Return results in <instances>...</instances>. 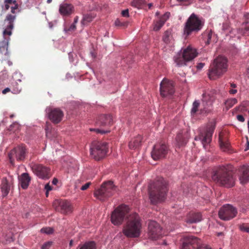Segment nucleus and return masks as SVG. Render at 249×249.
I'll list each match as a JSON object with an SVG mask.
<instances>
[{"mask_svg":"<svg viewBox=\"0 0 249 249\" xmlns=\"http://www.w3.org/2000/svg\"><path fill=\"white\" fill-rule=\"evenodd\" d=\"M240 229L241 231H246L249 233V226L247 225L243 224L240 226Z\"/></svg>","mask_w":249,"mask_h":249,"instance_id":"nucleus-44","label":"nucleus"},{"mask_svg":"<svg viewBox=\"0 0 249 249\" xmlns=\"http://www.w3.org/2000/svg\"><path fill=\"white\" fill-rule=\"evenodd\" d=\"M52 244L53 242L52 241L46 242L42 245L41 249H50Z\"/></svg>","mask_w":249,"mask_h":249,"instance_id":"nucleus-41","label":"nucleus"},{"mask_svg":"<svg viewBox=\"0 0 249 249\" xmlns=\"http://www.w3.org/2000/svg\"><path fill=\"white\" fill-rule=\"evenodd\" d=\"M4 3H7L8 4H16L17 3V1L15 0H4Z\"/></svg>","mask_w":249,"mask_h":249,"instance_id":"nucleus-53","label":"nucleus"},{"mask_svg":"<svg viewBox=\"0 0 249 249\" xmlns=\"http://www.w3.org/2000/svg\"><path fill=\"white\" fill-rule=\"evenodd\" d=\"M13 29V28H10L9 27V25L7 26L6 29L3 31V35H9L10 36L12 34L11 30Z\"/></svg>","mask_w":249,"mask_h":249,"instance_id":"nucleus-43","label":"nucleus"},{"mask_svg":"<svg viewBox=\"0 0 249 249\" xmlns=\"http://www.w3.org/2000/svg\"><path fill=\"white\" fill-rule=\"evenodd\" d=\"M115 186L111 181L104 182L100 188L96 190L94 196L101 201H105L111 196L115 191Z\"/></svg>","mask_w":249,"mask_h":249,"instance_id":"nucleus-8","label":"nucleus"},{"mask_svg":"<svg viewBox=\"0 0 249 249\" xmlns=\"http://www.w3.org/2000/svg\"><path fill=\"white\" fill-rule=\"evenodd\" d=\"M204 23L198 17L193 13L187 20L183 29L184 35L185 37L190 36L192 33H196L201 30Z\"/></svg>","mask_w":249,"mask_h":249,"instance_id":"nucleus-6","label":"nucleus"},{"mask_svg":"<svg viewBox=\"0 0 249 249\" xmlns=\"http://www.w3.org/2000/svg\"><path fill=\"white\" fill-rule=\"evenodd\" d=\"M20 91V89H19L18 88H16L15 89H13L12 92V93H14V94H17L18 93H19Z\"/></svg>","mask_w":249,"mask_h":249,"instance_id":"nucleus-54","label":"nucleus"},{"mask_svg":"<svg viewBox=\"0 0 249 249\" xmlns=\"http://www.w3.org/2000/svg\"><path fill=\"white\" fill-rule=\"evenodd\" d=\"M19 184L23 189H26L29 186L31 178L26 173H22L18 177Z\"/></svg>","mask_w":249,"mask_h":249,"instance_id":"nucleus-24","label":"nucleus"},{"mask_svg":"<svg viewBox=\"0 0 249 249\" xmlns=\"http://www.w3.org/2000/svg\"><path fill=\"white\" fill-rule=\"evenodd\" d=\"M96 123L98 126L108 127L113 124V119L110 115L103 114L98 117Z\"/></svg>","mask_w":249,"mask_h":249,"instance_id":"nucleus-20","label":"nucleus"},{"mask_svg":"<svg viewBox=\"0 0 249 249\" xmlns=\"http://www.w3.org/2000/svg\"><path fill=\"white\" fill-rule=\"evenodd\" d=\"M90 184L91 183L89 182L86 183L85 184H84L81 187V190L83 191L87 190L89 187Z\"/></svg>","mask_w":249,"mask_h":249,"instance_id":"nucleus-48","label":"nucleus"},{"mask_svg":"<svg viewBox=\"0 0 249 249\" xmlns=\"http://www.w3.org/2000/svg\"><path fill=\"white\" fill-rule=\"evenodd\" d=\"M170 13H166L164 14L160 18L154 22L153 30L155 31H159L164 25L165 21L169 18Z\"/></svg>","mask_w":249,"mask_h":249,"instance_id":"nucleus-25","label":"nucleus"},{"mask_svg":"<svg viewBox=\"0 0 249 249\" xmlns=\"http://www.w3.org/2000/svg\"><path fill=\"white\" fill-rule=\"evenodd\" d=\"M121 14L124 17H129V11L128 9H125L123 10L121 12Z\"/></svg>","mask_w":249,"mask_h":249,"instance_id":"nucleus-46","label":"nucleus"},{"mask_svg":"<svg viewBox=\"0 0 249 249\" xmlns=\"http://www.w3.org/2000/svg\"><path fill=\"white\" fill-rule=\"evenodd\" d=\"M8 42L7 40H4L2 42V45L0 46V51L3 53H4L5 55L8 56L9 53L8 51Z\"/></svg>","mask_w":249,"mask_h":249,"instance_id":"nucleus-33","label":"nucleus"},{"mask_svg":"<svg viewBox=\"0 0 249 249\" xmlns=\"http://www.w3.org/2000/svg\"><path fill=\"white\" fill-rule=\"evenodd\" d=\"M148 234L149 237L153 240H156L162 235V229L157 222L150 220L148 225Z\"/></svg>","mask_w":249,"mask_h":249,"instance_id":"nucleus-16","label":"nucleus"},{"mask_svg":"<svg viewBox=\"0 0 249 249\" xmlns=\"http://www.w3.org/2000/svg\"><path fill=\"white\" fill-rule=\"evenodd\" d=\"M212 249L204 244H202L200 239L193 235L185 236L183 238L181 249Z\"/></svg>","mask_w":249,"mask_h":249,"instance_id":"nucleus-9","label":"nucleus"},{"mask_svg":"<svg viewBox=\"0 0 249 249\" xmlns=\"http://www.w3.org/2000/svg\"><path fill=\"white\" fill-rule=\"evenodd\" d=\"M41 232L45 233L46 234H51L53 232V230L52 228L50 227H46L42 228L40 230Z\"/></svg>","mask_w":249,"mask_h":249,"instance_id":"nucleus-39","label":"nucleus"},{"mask_svg":"<svg viewBox=\"0 0 249 249\" xmlns=\"http://www.w3.org/2000/svg\"><path fill=\"white\" fill-rule=\"evenodd\" d=\"M90 130L91 131H95L97 133H101V134H104V133H108V132H109V130H105L100 129H98V128H97V129H92V128H90Z\"/></svg>","mask_w":249,"mask_h":249,"instance_id":"nucleus-42","label":"nucleus"},{"mask_svg":"<svg viewBox=\"0 0 249 249\" xmlns=\"http://www.w3.org/2000/svg\"><path fill=\"white\" fill-rule=\"evenodd\" d=\"M215 124L213 123H209L206 126L205 129L200 132L199 135L196 137L195 140H200L203 146L206 149L207 146L212 141V136L215 129Z\"/></svg>","mask_w":249,"mask_h":249,"instance_id":"nucleus-10","label":"nucleus"},{"mask_svg":"<svg viewBox=\"0 0 249 249\" xmlns=\"http://www.w3.org/2000/svg\"><path fill=\"white\" fill-rule=\"evenodd\" d=\"M76 29V25L74 23H72L71 25V26L67 28L66 27L64 28V31L66 33H70V32H72Z\"/></svg>","mask_w":249,"mask_h":249,"instance_id":"nucleus-40","label":"nucleus"},{"mask_svg":"<svg viewBox=\"0 0 249 249\" xmlns=\"http://www.w3.org/2000/svg\"><path fill=\"white\" fill-rule=\"evenodd\" d=\"M216 182L226 187H232L235 183V178L231 171L225 167L219 168L212 176Z\"/></svg>","mask_w":249,"mask_h":249,"instance_id":"nucleus-4","label":"nucleus"},{"mask_svg":"<svg viewBox=\"0 0 249 249\" xmlns=\"http://www.w3.org/2000/svg\"><path fill=\"white\" fill-rule=\"evenodd\" d=\"M204 66V64L202 63H199L197 64L196 67L198 70H201Z\"/></svg>","mask_w":249,"mask_h":249,"instance_id":"nucleus-56","label":"nucleus"},{"mask_svg":"<svg viewBox=\"0 0 249 249\" xmlns=\"http://www.w3.org/2000/svg\"><path fill=\"white\" fill-rule=\"evenodd\" d=\"M128 206L121 205L116 208L112 212L111 216V221L114 225H121L124 217L127 216L128 213Z\"/></svg>","mask_w":249,"mask_h":249,"instance_id":"nucleus-12","label":"nucleus"},{"mask_svg":"<svg viewBox=\"0 0 249 249\" xmlns=\"http://www.w3.org/2000/svg\"><path fill=\"white\" fill-rule=\"evenodd\" d=\"M236 209L230 204H226L222 207L218 212L219 218L224 221L230 220L236 215Z\"/></svg>","mask_w":249,"mask_h":249,"instance_id":"nucleus-13","label":"nucleus"},{"mask_svg":"<svg viewBox=\"0 0 249 249\" xmlns=\"http://www.w3.org/2000/svg\"><path fill=\"white\" fill-rule=\"evenodd\" d=\"M212 35H213V33L211 32L208 34V36H207V37H208L207 40L206 42V44H209L211 43V40Z\"/></svg>","mask_w":249,"mask_h":249,"instance_id":"nucleus-49","label":"nucleus"},{"mask_svg":"<svg viewBox=\"0 0 249 249\" xmlns=\"http://www.w3.org/2000/svg\"><path fill=\"white\" fill-rule=\"evenodd\" d=\"M170 32H169L168 31H166L164 33V34L163 36V41L166 43H168L170 41Z\"/></svg>","mask_w":249,"mask_h":249,"instance_id":"nucleus-38","label":"nucleus"},{"mask_svg":"<svg viewBox=\"0 0 249 249\" xmlns=\"http://www.w3.org/2000/svg\"><path fill=\"white\" fill-rule=\"evenodd\" d=\"M1 191L2 193L3 196H6L10 191V185L6 179H3L1 184Z\"/></svg>","mask_w":249,"mask_h":249,"instance_id":"nucleus-29","label":"nucleus"},{"mask_svg":"<svg viewBox=\"0 0 249 249\" xmlns=\"http://www.w3.org/2000/svg\"><path fill=\"white\" fill-rule=\"evenodd\" d=\"M215 99L214 90L211 91L209 93H203L202 99V107L199 110L200 103L198 100L195 101L191 111L192 115L195 114L198 111L201 114L210 113L213 109V105Z\"/></svg>","mask_w":249,"mask_h":249,"instance_id":"nucleus-3","label":"nucleus"},{"mask_svg":"<svg viewBox=\"0 0 249 249\" xmlns=\"http://www.w3.org/2000/svg\"><path fill=\"white\" fill-rule=\"evenodd\" d=\"M142 137L141 135H138L133 138L129 143V147L130 149L138 148L141 144Z\"/></svg>","mask_w":249,"mask_h":249,"instance_id":"nucleus-28","label":"nucleus"},{"mask_svg":"<svg viewBox=\"0 0 249 249\" xmlns=\"http://www.w3.org/2000/svg\"><path fill=\"white\" fill-rule=\"evenodd\" d=\"M239 34L243 36H248L249 35V22L246 21L244 23L242 27L238 30Z\"/></svg>","mask_w":249,"mask_h":249,"instance_id":"nucleus-30","label":"nucleus"},{"mask_svg":"<svg viewBox=\"0 0 249 249\" xmlns=\"http://www.w3.org/2000/svg\"><path fill=\"white\" fill-rule=\"evenodd\" d=\"M58 207L57 210L62 213H67L71 212L72 208L69 201L67 200H60L58 201Z\"/></svg>","mask_w":249,"mask_h":249,"instance_id":"nucleus-23","label":"nucleus"},{"mask_svg":"<svg viewBox=\"0 0 249 249\" xmlns=\"http://www.w3.org/2000/svg\"><path fill=\"white\" fill-rule=\"evenodd\" d=\"M239 180L242 184L249 181V166L243 165L239 169Z\"/></svg>","mask_w":249,"mask_h":249,"instance_id":"nucleus-22","label":"nucleus"},{"mask_svg":"<svg viewBox=\"0 0 249 249\" xmlns=\"http://www.w3.org/2000/svg\"><path fill=\"white\" fill-rule=\"evenodd\" d=\"M231 86L232 88H235L236 87V85L234 83H231Z\"/></svg>","mask_w":249,"mask_h":249,"instance_id":"nucleus-63","label":"nucleus"},{"mask_svg":"<svg viewBox=\"0 0 249 249\" xmlns=\"http://www.w3.org/2000/svg\"><path fill=\"white\" fill-rule=\"evenodd\" d=\"M46 111L49 119L53 123L57 124L62 120L64 113L60 108L49 107L46 108Z\"/></svg>","mask_w":249,"mask_h":249,"instance_id":"nucleus-17","label":"nucleus"},{"mask_svg":"<svg viewBox=\"0 0 249 249\" xmlns=\"http://www.w3.org/2000/svg\"><path fill=\"white\" fill-rule=\"evenodd\" d=\"M201 220V214L200 213H189L186 218V222L188 223H194Z\"/></svg>","mask_w":249,"mask_h":249,"instance_id":"nucleus-27","label":"nucleus"},{"mask_svg":"<svg viewBox=\"0 0 249 249\" xmlns=\"http://www.w3.org/2000/svg\"><path fill=\"white\" fill-rule=\"evenodd\" d=\"M51 124L49 122H46V126H45V130L46 133V136L48 137L49 135V132L51 130Z\"/></svg>","mask_w":249,"mask_h":249,"instance_id":"nucleus-45","label":"nucleus"},{"mask_svg":"<svg viewBox=\"0 0 249 249\" xmlns=\"http://www.w3.org/2000/svg\"><path fill=\"white\" fill-rule=\"evenodd\" d=\"M5 3V10H8L9 8H10V6H9V4H8L7 3Z\"/></svg>","mask_w":249,"mask_h":249,"instance_id":"nucleus-60","label":"nucleus"},{"mask_svg":"<svg viewBox=\"0 0 249 249\" xmlns=\"http://www.w3.org/2000/svg\"><path fill=\"white\" fill-rule=\"evenodd\" d=\"M10 90H10V88H6L2 90V94H5L7 93V92L10 91Z\"/></svg>","mask_w":249,"mask_h":249,"instance_id":"nucleus-57","label":"nucleus"},{"mask_svg":"<svg viewBox=\"0 0 249 249\" xmlns=\"http://www.w3.org/2000/svg\"><path fill=\"white\" fill-rule=\"evenodd\" d=\"M108 151L107 143L97 142L93 144L90 148V155L96 160H99L104 158Z\"/></svg>","mask_w":249,"mask_h":249,"instance_id":"nucleus-11","label":"nucleus"},{"mask_svg":"<svg viewBox=\"0 0 249 249\" xmlns=\"http://www.w3.org/2000/svg\"><path fill=\"white\" fill-rule=\"evenodd\" d=\"M128 24L127 22L122 21L120 19H117L115 21V25L117 26L126 27Z\"/></svg>","mask_w":249,"mask_h":249,"instance_id":"nucleus-37","label":"nucleus"},{"mask_svg":"<svg viewBox=\"0 0 249 249\" xmlns=\"http://www.w3.org/2000/svg\"><path fill=\"white\" fill-rule=\"evenodd\" d=\"M16 16L15 15H12L11 14H8L5 19V21L8 22V25L10 28H13L14 27V21L16 19Z\"/></svg>","mask_w":249,"mask_h":249,"instance_id":"nucleus-35","label":"nucleus"},{"mask_svg":"<svg viewBox=\"0 0 249 249\" xmlns=\"http://www.w3.org/2000/svg\"><path fill=\"white\" fill-rule=\"evenodd\" d=\"M168 152V148L165 144H157L154 146L151 152L153 160H158L164 158Z\"/></svg>","mask_w":249,"mask_h":249,"instance_id":"nucleus-18","label":"nucleus"},{"mask_svg":"<svg viewBox=\"0 0 249 249\" xmlns=\"http://www.w3.org/2000/svg\"><path fill=\"white\" fill-rule=\"evenodd\" d=\"M94 18V16L91 13L86 14L84 15L81 22L84 25L87 24L89 22H91Z\"/></svg>","mask_w":249,"mask_h":249,"instance_id":"nucleus-32","label":"nucleus"},{"mask_svg":"<svg viewBox=\"0 0 249 249\" xmlns=\"http://www.w3.org/2000/svg\"><path fill=\"white\" fill-rule=\"evenodd\" d=\"M73 10V7L71 4L63 3L60 5L59 12L63 16H67L71 14Z\"/></svg>","mask_w":249,"mask_h":249,"instance_id":"nucleus-26","label":"nucleus"},{"mask_svg":"<svg viewBox=\"0 0 249 249\" xmlns=\"http://www.w3.org/2000/svg\"><path fill=\"white\" fill-rule=\"evenodd\" d=\"M197 55L196 50L191 46L185 48L181 54L175 57L174 60L179 67L186 66L187 62L192 61Z\"/></svg>","mask_w":249,"mask_h":249,"instance_id":"nucleus-7","label":"nucleus"},{"mask_svg":"<svg viewBox=\"0 0 249 249\" xmlns=\"http://www.w3.org/2000/svg\"><path fill=\"white\" fill-rule=\"evenodd\" d=\"M74 243H73V240H71L69 243V247H71L73 245Z\"/></svg>","mask_w":249,"mask_h":249,"instance_id":"nucleus-61","label":"nucleus"},{"mask_svg":"<svg viewBox=\"0 0 249 249\" xmlns=\"http://www.w3.org/2000/svg\"><path fill=\"white\" fill-rule=\"evenodd\" d=\"M230 27L229 24L228 22H226L223 24L222 29L223 30H228Z\"/></svg>","mask_w":249,"mask_h":249,"instance_id":"nucleus-50","label":"nucleus"},{"mask_svg":"<svg viewBox=\"0 0 249 249\" xmlns=\"http://www.w3.org/2000/svg\"><path fill=\"white\" fill-rule=\"evenodd\" d=\"M144 3V0H133L131 3V5L134 7L140 9L142 8Z\"/></svg>","mask_w":249,"mask_h":249,"instance_id":"nucleus-36","label":"nucleus"},{"mask_svg":"<svg viewBox=\"0 0 249 249\" xmlns=\"http://www.w3.org/2000/svg\"><path fill=\"white\" fill-rule=\"evenodd\" d=\"M176 140L180 145H183L185 143L184 141H181V136L180 135L177 136Z\"/></svg>","mask_w":249,"mask_h":249,"instance_id":"nucleus-51","label":"nucleus"},{"mask_svg":"<svg viewBox=\"0 0 249 249\" xmlns=\"http://www.w3.org/2000/svg\"><path fill=\"white\" fill-rule=\"evenodd\" d=\"M18 4L17 3H16V4H14V6H12L11 7V12L13 13V14H15L16 13V10H17L18 9Z\"/></svg>","mask_w":249,"mask_h":249,"instance_id":"nucleus-47","label":"nucleus"},{"mask_svg":"<svg viewBox=\"0 0 249 249\" xmlns=\"http://www.w3.org/2000/svg\"><path fill=\"white\" fill-rule=\"evenodd\" d=\"M237 103V100L236 98H230L226 100L225 102V105L226 110L229 109Z\"/></svg>","mask_w":249,"mask_h":249,"instance_id":"nucleus-34","label":"nucleus"},{"mask_svg":"<svg viewBox=\"0 0 249 249\" xmlns=\"http://www.w3.org/2000/svg\"><path fill=\"white\" fill-rule=\"evenodd\" d=\"M79 249H96V244L94 241H88L78 246Z\"/></svg>","mask_w":249,"mask_h":249,"instance_id":"nucleus-31","label":"nucleus"},{"mask_svg":"<svg viewBox=\"0 0 249 249\" xmlns=\"http://www.w3.org/2000/svg\"><path fill=\"white\" fill-rule=\"evenodd\" d=\"M77 22V18H75L73 23H74L75 24Z\"/></svg>","mask_w":249,"mask_h":249,"instance_id":"nucleus-64","label":"nucleus"},{"mask_svg":"<svg viewBox=\"0 0 249 249\" xmlns=\"http://www.w3.org/2000/svg\"><path fill=\"white\" fill-rule=\"evenodd\" d=\"M26 149L25 146L21 145L12 149L8 154L10 161L12 164L16 159L17 160H23L25 157Z\"/></svg>","mask_w":249,"mask_h":249,"instance_id":"nucleus-15","label":"nucleus"},{"mask_svg":"<svg viewBox=\"0 0 249 249\" xmlns=\"http://www.w3.org/2000/svg\"><path fill=\"white\" fill-rule=\"evenodd\" d=\"M167 183L163 178H159L148 188L149 197L152 204L164 201L167 192Z\"/></svg>","mask_w":249,"mask_h":249,"instance_id":"nucleus-1","label":"nucleus"},{"mask_svg":"<svg viewBox=\"0 0 249 249\" xmlns=\"http://www.w3.org/2000/svg\"><path fill=\"white\" fill-rule=\"evenodd\" d=\"M229 92L230 94H234L237 92V90L234 89H231L229 90Z\"/></svg>","mask_w":249,"mask_h":249,"instance_id":"nucleus-58","label":"nucleus"},{"mask_svg":"<svg viewBox=\"0 0 249 249\" xmlns=\"http://www.w3.org/2000/svg\"><path fill=\"white\" fill-rule=\"evenodd\" d=\"M160 92L163 97L172 95L175 92L173 82L167 79H163L160 83Z\"/></svg>","mask_w":249,"mask_h":249,"instance_id":"nucleus-19","label":"nucleus"},{"mask_svg":"<svg viewBox=\"0 0 249 249\" xmlns=\"http://www.w3.org/2000/svg\"><path fill=\"white\" fill-rule=\"evenodd\" d=\"M219 143L221 149L224 151L228 153H231L230 144L227 137L222 133L219 134Z\"/></svg>","mask_w":249,"mask_h":249,"instance_id":"nucleus-21","label":"nucleus"},{"mask_svg":"<svg viewBox=\"0 0 249 249\" xmlns=\"http://www.w3.org/2000/svg\"><path fill=\"white\" fill-rule=\"evenodd\" d=\"M227 59L222 56H219L214 59L209 70V77L214 79L215 76H219L225 72L227 70Z\"/></svg>","mask_w":249,"mask_h":249,"instance_id":"nucleus-5","label":"nucleus"},{"mask_svg":"<svg viewBox=\"0 0 249 249\" xmlns=\"http://www.w3.org/2000/svg\"><path fill=\"white\" fill-rule=\"evenodd\" d=\"M237 119L241 122H244L245 121V119L242 115H238L237 116Z\"/></svg>","mask_w":249,"mask_h":249,"instance_id":"nucleus-52","label":"nucleus"},{"mask_svg":"<svg viewBox=\"0 0 249 249\" xmlns=\"http://www.w3.org/2000/svg\"><path fill=\"white\" fill-rule=\"evenodd\" d=\"M142 230V223L139 215L134 213L127 216L123 232L128 238H137L140 236Z\"/></svg>","mask_w":249,"mask_h":249,"instance_id":"nucleus-2","label":"nucleus"},{"mask_svg":"<svg viewBox=\"0 0 249 249\" xmlns=\"http://www.w3.org/2000/svg\"><path fill=\"white\" fill-rule=\"evenodd\" d=\"M177 0L179 2H189L191 1V0Z\"/></svg>","mask_w":249,"mask_h":249,"instance_id":"nucleus-62","label":"nucleus"},{"mask_svg":"<svg viewBox=\"0 0 249 249\" xmlns=\"http://www.w3.org/2000/svg\"><path fill=\"white\" fill-rule=\"evenodd\" d=\"M32 170L37 177L42 179H48L52 176L51 169L41 164H34Z\"/></svg>","mask_w":249,"mask_h":249,"instance_id":"nucleus-14","label":"nucleus"},{"mask_svg":"<svg viewBox=\"0 0 249 249\" xmlns=\"http://www.w3.org/2000/svg\"><path fill=\"white\" fill-rule=\"evenodd\" d=\"M58 182V180L56 178H54L52 181V183L54 185H56Z\"/></svg>","mask_w":249,"mask_h":249,"instance_id":"nucleus-59","label":"nucleus"},{"mask_svg":"<svg viewBox=\"0 0 249 249\" xmlns=\"http://www.w3.org/2000/svg\"><path fill=\"white\" fill-rule=\"evenodd\" d=\"M45 188L46 190V191H47V192H49L52 189V187L49 184H47L45 185Z\"/></svg>","mask_w":249,"mask_h":249,"instance_id":"nucleus-55","label":"nucleus"}]
</instances>
